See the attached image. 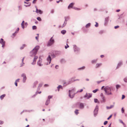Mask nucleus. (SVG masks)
I'll use <instances>...</instances> for the list:
<instances>
[{
    "mask_svg": "<svg viewBox=\"0 0 127 127\" xmlns=\"http://www.w3.org/2000/svg\"><path fill=\"white\" fill-rule=\"evenodd\" d=\"M39 46H36L34 49H33L30 52V55L32 57L35 56L38 50L39 49Z\"/></svg>",
    "mask_w": 127,
    "mask_h": 127,
    "instance_id": "nucleus-1",
    "label": "nucleus"
},
{
    "mask_svg": "<svg viewBox=\"0 0 127 127\" xmlns=\"http://www.w3.org/2000/svg\"><path fill=\"white\" fill-rule=\"evenodd\" d=\"M112 89V87H110L108 86H106L104 90L107 95H113V94L111 92V89Z\"/></svg>",
    "mask_w": 127,
    "mask_h": 127,
    "instance_id": "nucleus-2",
    "label": "nucleus"
},
{
    "mask_svg": "<svg viewBox=\"0 0 127 127\" xmlns=\"http://www.w3.org/2000/svg\"><path fill=\"white\" fill-rule=\"evenodd\" d=\"M55 43V40L53 39V37H51L49 41L47 43L48 46H50L53 44Z\"/></svg>",
    "mask_w": 127,
    "mask_h": 127,
    "instance_id": "nucleus-3",
    "label": "nucleus"
},
{
    "mask_svg": "<svg viewBox=\"0 0 127 127\" xmlns=\"http://www.w3.org/2000/svg\"><path fill=\"white\" fill-rule=\"evenodd\" d=\"M73 79H74V77L71 78L67 82L64 83L63 84L64 86H66L73 82V80H72Z\"/></svg>",
    "mask_w": 127,
    "mask_h": 127,
    "instance_id": "nucleus-4",
    "label": "nucleus"
},
{
    "mask_svg": "<svg viewBox=\"0 0 127 127\" xmlns=\"http://www.w3.org/2000/svg\"><path fill=\"white\" fill-rule=\"evenodd\" d=\"M73 91L74 90H69V96L71 98H73L74 97L75 95L76 94L72 93V92H73Z\"/></svg>",
    "mask_w": 127,
    "mask_h": 127,
    "instance_id": "nucleus-5",
    "label": "nucleus"
},
{
    "mask_svg": "<svg viewBox=\"0 0 127 127\" xmlns=\"http://www.w3.org/2000/svg\"><path fill=\"white\" fill-rule=\"evenodd\" d=\"M98 107L97 105L96 106L95 108L94 111V116L95 117L98 113Z\"/></svg>",
    "mask_w": 127,
    "mask_h": 127,
    "instance_id": "nucleus-6",
    "label": "nucleus"
},
{
    "mask_svg": "<svg viewBox=\"0 0 127 127\" xmlns=\"http://www.w3.org/2000/svg\"><path fill=\"white\" fill-rule=\"evenodd\" d=\"M73 50L74 52H79L80 50V48L77 47L75 45H73Z\"/></svg>",
    "mask_w": 127,
    "mask_h": 127,
    "instance_id": "nucleus-7",
    "label": "nucleus"
},
{
    "mask_svg": "<svg viewBox=\"0 0 127 127\" xmlns=\"http://www.w3.org/2000/svg\"><path fill=\"white\" fill-rule=\"evenodd\" d=\"M65 21L63 25L61 26V27L63 28L64 27L66 24V22L67 20L69 19V18L68 17H65Z\"/></svg>",
    "mask_w": 127,
    "mask_h": 127,
    "instance_id": "nucleus-8",
    "label": "nucleus"
},
{
    "mask_svg": "<svg viewBox=\"0 0 127 127\" xmlns=\"http://www.w3.org/2000/svg\"><path fill=\"white\" fill-rule=\"evenodd\" d=\"M42 62V59L40 57L39 58V60L37 62V64L39 66H42L43 65V64H41Z\"/></svg>",
    "mask_w": 127,
    "mask_h": 127,
    "instance_id": "nucleus-9",
    "label": "nucleus"
},
{
    "mask_svg": "<svg viewBox=\"0 0 127 127\" xmlns=\"http://www.w3.org/2000/svg\"><path fill=\"white\" fill-rule=\"evenodd\" d=\"M47 63L46 65H47L50 63L51 61V58L50 55H49L48 57L47 58Z\"/></svg>",
    "mask_w": 127,
    "mask_h": 127,
    "instance_id": "nucleus-10",
    "label": "nucleus"
},
{
    "mask_svg": "<svg viewBox=\"0 0 127 127\" xmlns=\"http://www.w3.org/2000/svg\"><path fill=\"white\" fill-rule=\"evenodd\" d=\"M0 43L2 44V47L3 48H4L5 45V42L4 41L3 39H1V40H0Z\"/></svg>",
    "mask_w": 127,
    "mask_h": 127,
    "instance_id": "nucleus-11",
    "label": "nucleus"
},
{
    "mask_svg": "<svg viewBox=\"0 0 127 127\" xmlns=\"http://www.w3.org/2000/svg\"><path fill=\"white\" fill-rule=\"evenodd\" d=\"M92 96V94L86 93V95L84 96V97L86 98V99H88L89 98L91 97Z\"/></svg>",
    "mask_w": 127,
    "mask_h": 127,
    "instance_id": "nucleus-12",
    "label": "nucleus"
},
{
    "mask_svg": "<svg viewBox=\"0 0 127 127\" xmlns=\"http://www.w3.org/2000/svg\"><path fill=\"white\" fill-rule=\"evenodd\" d=\"M21 77H23V83H25L27 79V78L25 74V73L22 74L21 75Z\"/></svg>",
    "mask_w": 127,
    "mask_h": 127,
    "instance_id": "nucleus-13",
    "label": "nucleus"
},
{
    "mask_svg": "<svg viewBox=\"0 0 127 127\" xmlns=\"http://www.w3.org/2000/svg\"><path fill=\"white\" fill-rule=\"evenodd\" d=\"M36 10L35 12L37 13H39L40 14H42L43 13V11L40 9L38 10L36 6H35Z\"/></svg>",
    "mask_w": 127,
    "mask_h": 127,
    "instance_id": "nucleus-14",
    "label": "nucleus"
},
{
    "mask_svg": "<svg viewBox=\"0 0 127 127\" xmlns=\"http://www.w3.org/2000/svg\"><path fill=\"white\" fill-rule=\"evenodd\" d=\"M74 4V3L73 2L70 3L68 6V8L69 9L70 8H73V6Z\"/></svg>",
    "mask_w": 127,
    "mask_h": 127,
    "instance_id": "nucleus-15",
    "label": "nucleus"
},
{
    "mask_svg": "<svg viewBox=\"0 0 127 127\" xmlns=\"http://www.w3.org/2000/svg\"><path fill=\"white\" fill-rule=\"evenodd\" d=\"M108 21V17H106L105 19L104 25H106L107 24Z\"/></svg>",
    "mask_w": 127,
    "mask_h": 127,
    "instance_id": "nucleus-16",
    "label": "nucleus"
},
{
    "mask_svg": "<svg viewBox=\"0 0 127 127\" xmlns=\"http://www.w3.org/2000/svg\"><path fill=\"white\" fill-rule=\"evenodd\" d=\"M122 64V61L120 62L118 64L117 66L116 67V69L118 68Z\"/></svg>",
    "mask_w": 127,
    "mask_h": 127,
    "instance_id": "nucleus-17",
    "label": "nucleus"
},
{
    "mask_svg": "<svg viewBox=\"0 0 127 127\" xmlns=\"http://www.w3.org/2000/svg\"><path fill=\"white\" fill-rule=\"evenodd\" d=\"M84 106L83 103H81L79 104V108L81 109H83L84 108Z\"/></svg>",
    "mask_w": 127,
    "mask_h": 127,
    "instance_id": "nucleus-18",
    "label": "nucleus"
},
{
    "mask_svg": "<svg viewBox=\"0 0 127 127\" xmlns=\"http://www.w3.org/2000/svg\"><path fill=\"white\" fill-rule=\"evenodd\" d=\"M25 57H23L22 60V63L21 64V65L20 66V67L24 65V59Z\"/></svg>",
    "mask_w": 127,
    "mask_h": 127,
    "instance_id": "nucleus-19",
    "label": "nucleus"
},
{
    "mask_svg": "<svg viewBox=\"0 0 127 127\" xmlns=\"http://www.w3.org/2000/svg\"><path fill=\"white\" fill-rule=\"evenodd\" d=\"M114 107V105H111L110 107L107 106L106 107V109H111L113 108Z\"/></svg>",
    "mask_w": 127,
    "mask_h": 127,
    "instance_id": "nucleus-20",
    "label": "nucleus"
},
{
    "mask_svg": "<svg viewBox=\"0 0 127 127\" xmlns=\"http://www.w3.org/2000/svg\"><path fill=\"white\" fill-rule=\"evenodd\" d=\"M50 102V99H48L46 102L45 105H48L49 103Z\"/></svg>",
    "mask_w": 127,
    "mask_h": 127,
    "instance_id": "nucleus-21",
    "label": "nucleus"
},
{
    "mask_svg": "<svg viewBox=\"0 0 127 127\" xmlns=\"http://www.w3.org/2000/svg\"><path fill=\"white\" fill-rule=\"evenodd\" d=\"M38 84V82L37 81H36L34 82V83L33 85V88H35L36 87V85L37 84Z\"/></svg>",
    "mask_w": 127,
    "mask_h": 127,
    "instance_id": "nucleus-22",
    "label": "nucleus"
},
{
    "mask_svg": "<svg viewBox=\"0 0 127 127\" xmlns=\"http://www.w3.org/2000/svg\"><path fill=\"white\" fill-rule=\"evenodd\" d=\"M102 65L101 63H97L96 64V67L97 68L101 66Z\"/></svg>",
    "mask_w": 127,
    "mask_h": 127,
    "instance_id": "nucleus-23",
    "label": "nucleus"
},
{
    "mask_svg": "<svg viewBox=\"0 0 127 127\" xmlns=\"http://www.w3.org/2000/svg\"><path fill=\"white\" fill-rule=\"evenodd\" d=\"M61 32L63 34H64L66 32V31L65 30H63L61 31Z\"/></svg>",
    "mask_w": 127,
    "mask_h": 127,
    "instance_id": "nucleus-24",
    "label": "nucleus"
},
{
    "mask_svg": "<svg viewBox=\"0 0 127 127\" xmlns=\"http://www.w3.org/2000/svg\"><path fill=\"white\" fill-rule=\"evenodd\" d=\"M57 88L58 89V91H59V90H59L60 88L63 89V87L61 85H59L57 87Z\"/></svg>",
    "mask_w": 127,
    "mask_h": 127,
    "instance_id": "nucleus-25",
    "label": "nucleus"
},
{
    "mask_svg": "<svg viewBox=\"0 0 127 127\" xmlns=\"http://www.w3.org/2000/svg\"><path fill=\"white\" fill-rule=\"evenodd\" d=\"M85 66H83L82 67L78 68V69L79 70H82L85 69Z\"/></svg>",
    "mask_w": 127,
    "mask_h": 127,
    "instance_id": "nucleus-26",
    "label": "nucleus"
},
{
    "mask_svg": "<svg viewBox=\"0 0 127 127\" xmlns=\"http://www.w3.org/2000/svg\"><path fill=\"white\" fill-rule=\"evenodd\" d=\"M102 99V102H105V97L104 96H103L102 97H101Z\"/></svg>",
    "mask_w": 127,
    "mask_h": 127,
    "instance_id": "nucleus-27",
    "label": "nucleus"
},
{
    "mask_svg": "<svg viewBox=\"0 0 127 127\" xmlns=\"http://www.w3.org/2000/svg\"><path fill=\"white\" fill-rule=\"evenodd\" d=\"M94 101L95 103H99V101L98 100V99L96 98H95L94 99Z\"/></svg>",
    "mask_w": 127,
    "mask_h": 127,
    "instance_id": "nucleus-28",
    "label": "nucleus"
},
{
    "mask_svg": "<svg viewBox=\"0 0 127 127\" xmlns=\"http://www.w3.org/2000/svg\"><path fill=\"white\" fill-rule=\"evenodd\" d=\"M5 94H4L0 96V98L1 99H3V98L5 96Z\"/></svg>",
    "mask_w": 127,
    "mask_h": 127,
    "instance_id": "nucleus-29",
    "label": "nucleus"
},
{
    "mask_svg": "<svg viewBox=\"0 0 127 127\" xmlns=\"http://www.w3.org/2000/svg\"><path fill=\"white\" fill-rule=\"evenodd\" d=\"M91 25V24L90 23H88V24H87L86 25V28H89L90 26Z\"/></svg>",
    "mask_w": 127,
    "mask_h": 127,
    "instance_id": "nucleus-30",
    "label": "nucleus"
},
{
    "mask_svg": "<svg viewBox=\"0 0 127 127\" xmlns=\"http://www.w3.org/2000/svg\"><path fill=\"white\" fill-rule=\"evenodd\" d=\"M26 46V45L25 44H23L22 45V46L20 48L21 49H22L24 48Z\"/></svg>",
    "mask_w": 127,
    "mask_h": 127,
    "instance_id": "nucleus-31",
    "label": "nucleus"
},
{
    "mask_svg": "<svg viewBox=\"0 0 127 127\" xmlns=\"http://www.w3.org/2000/svg\"><path fill=\"white\" fill-rule=\"evenodd\" d=\"M97 61V59H95V60H93L92 61V63H96V61Z\"/></svg>",
    "mask_w": 127,
    "mask_h": 127,
    "instance_id": "nucleus-32",
    "label": "nucleus"
},
{
    "mask_svg": "<svg viewBox=\"0 0 127 127\" xmlns=\"http://www.w3.org/2000/svg\"><path fill=\"white\" fill-rule=\"evenodd\" d=\"M36 62V61H35V60L33 59V61L32 63L31 64L33 65L35 64Z\"/></svg>",
    "mask_w": 127,
    "mask_h": 127,
    "instance_id": "nucleus-33",
    "label": "nucleus"
},
{
    "mask_svg": "<svg viewBox=\"0 0 127 127\" xmlns=\"http://www.w3.org/2000/svg\"><path fill=\"white\" fill-rule=\"evenodd\" d=\"M33 56L34 57L33 59L36 61V59H37L38 58V56H36L35 55L34 56Z\"/></svg>",
    "mask_w": 127,
    "mask_h": 127,
    "instance_id": "nucleus-34",
    "label": "nucleus"
},
{
    "mask_svg": "<svg viewBox=\"0 0 127 127\" xmlns=\"http://www.w3.org/2000/svg\"><path fill=\"white\" fill-rule=\"evenodd\" d=\"M124 80L125 82H127V77H126L124 78Z\"/></svg>",
    "mask_w": 127,
    "mask_h": 127,
    "instance_id": "nucleus-35",
    "label": "nucleus"
},
{
    "mask_svg": "<svg viewBox=\"0 0 127 127\" xmlns=\"http://www.w3.org/2000/svg\"><path fill=\"white\" fill-rule=\"evenodd\" d=\"M121 112L122 113H124L125 112V110L124 109L123 107H122L121 109Z\"/></svg>",
    "mask_w": 127,
    "mask_h": 127,
    "instance_id": "nucleus-36",
    "label": "nucleus"
},
{
    "mask_svg": "<svg viewBox=\"0 0 127 127\" xmlns=\"http://www.w3.org/2000/svg\"><path fill=\"white\" fill-rule=\"evenodd\" d=\"M98 90V89H96L94 90L93 91V92L94 93H95Z\"/></svg>",
    "mask_w": 127,
    "mask_h": 127,
    "instance_id": "nucleus-37",
    "label": "nucleus"
},
{
    "mask_svg": "<svg viewBox=\"0 0 127 127\" xmlns=\"http://www.w3.org/2000/svg\"><path fill=\"white\" fill-rule=\"evenodd\" d=\"M37 27L36 26H33L32 27V29L33 30H35L36 29Z\"/></svg>",
    "mask_w": 127,
    "mask_h": 127,
    "instance_id": "nucleus-38",
    "label": "nucleus"
},
{
    "mask_svg": "<svg viewBox=\"0 0 127 127\" xmlns=\"http://www.w3.org/2000/svg\"><path fill=\"white\" fill-rule=\"evenodd\" d=\"M78 110L77 109H76L75 110V114H76V115H77L79 113L78 112Z\"/></svg>",
    "mask_w": 127,
    "mask_h": 127,
    "instance_id": "nucleus-39",
    "label": "nucleus"
},
{
    "mask_svg": "<svg viewBox=\"0 0 127 127\" xmlns=\"http://www.w3.org/2000/svg\"><path fill=\"white\" fill-rule=\"evenodd\" d=\"M37 91L35 93V94L34 95H33L32 96V97H34L36 95H37Z\"/></svg>",
    "mask_w": 127,
    "mask_h": 127,
    "instance_id": "nucleus-40",
    "label": "nucleus"
},
{
    "mask_svg": "<svg viewBox=\"0 0 127 127\" xmlns=\"http://www.w3.org/2000/svg\"><path fill=\"white\" fill-rule=\"evenodd\" d=\"M120 86L119 85H116V88L117 89H118L120 87Z\"/></svg>",
    "mask_w": 127,
    "mask_h": 127,
    "instance_id": "nucleus-41",
    "label": "nucleus"
},
{
    "mask_svg": "<svg viewBox=\"0 0 127 127\" xmlns=\"http://www.w3.org/2000/svg\"><path fill=\"white\" fill-rule=\"evenodd\" d=\"M37 20H38L39 21H40L41 20V18L39 17H37Z\"/></svg>",
    "mask_w": 127,
    "mask_h": 127,
    "instance_id": "nucleus-42",
    "label": "nucleus"
},
{
    "mask_svg": "<svg viewBox=\"0 0 127 127\" xmlns=\"http://www.w3.org/2000/svg\"><path fill=\"white\" fill-rule=\"evenodd\" d=\"M73 8L74 9H75V10H80V9L79 8H77L76 7H74Z\"/></svg>",
    "mask_w": 127,
    "mask_h": 127,
    "instance_id": "nucleus-43",
    "label": "nucleus"
},
{
    "mask_svg": "<svg viewBox=\"0 0 127 127\" xmlns=\"http://www.w3.org/2000/svg\"><path fill=\"white\" fill-rule=\"evenodd\" d=\"M103 81H104V80H101V81H98L97 82L98 84H99L100 82H102Z\"/></svg>",
    "mask_w": 127,
    "mask_h": 127,
    "instance_id": "nucleus-44",
    "label": "nucleus"
},
{
    "mask_svg": "<svg viewBox=\"0 0 127 127\" xmlns=\"http://www.w3.org/2000/svg\"><path fill=\"white\" fill-rule=\"evenodd\" d=\"M21 25L22 28L23 29H24V24L21 23Z\"/></svg>",
    "mask_w": 127,
    "mask_h": 127,
    "instance_id": "nucleus-45",
    "label": "nucleus"
},
{
    "mask_svg": "<svg viewBox=\"0 0 127 127\" xmlns=\"http://www.w3.org/2000/svg\"><path fill=\"white\" fill-rule=\"evenodd\" d=\"M83 91V89H81L80 90V91H77V93H78V92H82Z\"/></svg>",
    "mask_w": 127,
    "mask_h": 127,
    "instance_id": "nucleus-46",
    "label": "nucleus"
},
{
    "mask_svg": "<svg viewBox=\"0 0 127 127\" xmlns=\"http://www.w3.org/2000/svg\"><path fill=\"white\" fill-rule=\"evenodd\" d=\"M52 97V96L49 95L48 96V99H50Z\"/></svg>",
    "mask_w": 127,
    "mask_h": 127,
    "instance_id": "nucleus-47",
    "label": "nucleus"
},
{
    "mask_svg": "<svg viewBox=\"0 0 127 127\" xmlns=\"http://www.w3.org/2000/svg\"><path fill=\"white\" fill-rule=\"evenodd\" d=\"M98 26V24L97 22H96V24L95 25V26L96 27H97Z\"/></svg>",
    "mask_w": 127,
    "mask_h": 127,
    "instance_id": "nucleus-48",
    "label": "nucleus"
},
{
    "mask_svg": "<svg viewBox=\"0 0 127 127\" xmlns=\"http://www.w3.org/2000/svg\"><path fill=\"white\" fill-rule=\"evenodd\" d=\"M125 97V96L124 95H122V99H123Z\"/></svg>",
    "mask_w": 127,
    "mask_h": 127,
    "instance_id": "nucleus-49",
    "label": "nucleus"
},
{
    "mask_svg": "<svg viewBox=\"0 0 127 127\" xmlns=\"http://www.w3.org/2000/svg\"><path fill=\"white\" fill-rule=\"evenodd\" d=\"M107 123H108L107 121H105L104 122V125H106L107 124Z\"/></svg>",
    "mask_w": 127,
    "mask_h": 127,
    "instance_id": "nucleus-50",
    "label": "nucleus"
},
{
    "mask_svg": "<svg viewBox=\"0 0 127 127\" xmlns=\"http://www.w3.org/2000/svg\"><path fill=\"white\" fill-rule=\"evenodd\" d=\"M67 45V46H65V49H67V48L68 47H69V46L67 44H66Z\"/></svg>",
    "mask_w": 127,
    "mask_h": 127,
    "instance_id": "nucleus-51",
    "label": "nucleus"
},
{
    "mask_svg": "<svg viewBox=\"0 0 127 127\" xmlns=\"http://www.w3.org/2000/svg\"><path fill=\"white\" fill-rule=\"evenodd\" d=\"M42 86V83H40L39 84V86L38 87H41Z\"/></svg>",
    "mask_w": 127,
    "mask_h": 127,
    "instance_id": "nucleus-52",
    "label": "nucleus"
},
{
    "mask_svg": "<svg viewBox=\"0 0 127 127\" xmlns=\"http://www.w3.org/2000/svg\"><path fill=\"white\" fill-rule=\"evenodd\" d=\"M112 115H110V116L109 117H108V118H107V120H109L110 118L111 117H112Z\"/></svg>",
    "mask_w": 127,
    "mask_h": 127,
    "instance_id": "nucleus-53",
    "label": "nucleus"
},
{
    "mask_svg": "<svg viewBox=\"0 0 127 127\" xmlns=\"http://www.w3.org/2000/svg\"><path fill=\"white\" fill-rule=\"evenodd\" d=\"M37 0H33V1L32 3L33 4H34L35 3Z\"/></svg>",
    "mask_w": 127,
    "mask_h": 127,
    "instance_id": "nucleus-54",
    "label": "nucleus"
},
{
    "mask_svg": "<svg viewBox=\"0 0 127 127\" xmlns=\"http://www.w3.org/2000/svg\"><path fill=\"white\" fill-rule=\"evenodd\" d=\"M100 96H101V97H103V96H104L103 95V93H101V94H100Z\"/></svg>",
    "mask_w": 127,
    "mask_h": 127,
    "instance_id": "nucleus-55",
    "label": "nucleus"
},
{
    "mask_svg": "<svg viewBox=\"0 0 127 127\" xmlns=\"http://www.w3.org/2000/svg\"><path fill=\"white\" fill-rule=\"evenodd\" d=\"M120 122L121 123H122L124 125V126H125V125L124 123L123 122V121L122 120H120Z\"/></svg>",
    "mask_w": 127,
    "mask_h": 127,
    "instance_id": "nucleus-56",
    "label": "nucleus"
},
{
    "mask_svg": "<svg viewBox=\"0 0 127 127\" xmlns=\"http://www.w3.org/2000/svg\"><path fill=\"white\" fill-rule=\"evenodd\" d=\"M119 27V26H115L114 27V28L115 29H116L117 28H118Z\"/></svg>",
    "mask_w": 127,
    "mask_h": 127,
    "instance_id": "nucleus-57",
    "label": "nucleus"
},
{
    "mask_svg": "<svg viewBox=\"0 0 127 127\" xmlns=\"http://www.w3.org/2000/svg\"><path fill=\"white\" fill-rule=\"evenodd\" d=\"M3 121H0V124H3Z\"/></svg>",
    "mask_w": 127,
    "mask_h": 127,
    "instance_id": "nucleus-58",
    "label": "nucleus"
},
{
    "mask_svg": "<svg viewBox=\"0 0 127 127\" xmlns=\"http://www.w3.org/2000/svg\"><path fill=\"white\" fill-rule=\"evenodd\" d=\"M103 31H100L99 32V33L100 34H101L102 33H103Z\"/></svg>",
    "mask_w": 127,
    "mask_h": 127,
    "instance_id": "nucleus-59",
    "label": "nucleus"
},
{
    "mask_svg": "<svg viewBox=\"0 0 127 127\" xmlns=\"http://www.w3.org/2000/svg\"><path fill=\"white\" fill-rule=\"evenodd\" d=\"M48 86H49L47 84H45L44 85V86L45 87H48Z\"/></svg>",
    "mask_w": 127,
    "mask_h": 127,
    "instance_id": "nucleus-60",
    "label": "nucleus"
},
{
    "mask_svg": "<svg viewBox=\"0 0 127 127\" xmlns=\"http://www.w3.org/2000/svg\"><path fill=\"white\" fill-rule=\"evenodd\" d=\"M58 67H59L58 65H56V66H55V68L56 69H57L58 68Z\"/></svg>",
    "mask_w": 127,
    "mask_h": 127,
    "instance_id": "nucleus-61",
    "label": "nucleus"
},
{
    "mask_svg": "<svg viewBox=\"0 0 127 127\" xmlns=\"http://www.w3.org/2000/svg\"><path fill=\"white\" fill-rule=\"evenodd\" d=\"M15 86H17V82L15 81Z\"/></svg>",
    "mask_w": 127,
    "mask_h": 127,
    "instance_id": "nucleus-62",
    "label": "nucleus"
},
{
    "mask_svg": "<svg viewBox=\"0 0 127 127\" xmlns=\"http://www.w3.org/2000/svg\"><path fill=\"white\" fill-rule=\"evenodd\" d=\"M16 32H15L13 34V35L15 36L16 35L15 33Z\"/></svg>",
    "mask_w": 127,
    "mask_h": 127,
    "instance_id": "nucleus-63",
    "label": "nucleus"
},
{
    "mask_svg": "<svg viewBox=\"0 0 127 127\" xmlns=\"http://www.w3.org/2000/svg\"><path fill=\"white\" fill-rule=\"evenodd\" d=\"M19 80H20V79H18L17 80H16L15 81L16 82H19Z\"/></svg>",
    "mask_w": 127,
    "mask_h": 127,
    "instance_id": "nucleus-64",
    "label": "nucleus"
}]
</instances>
